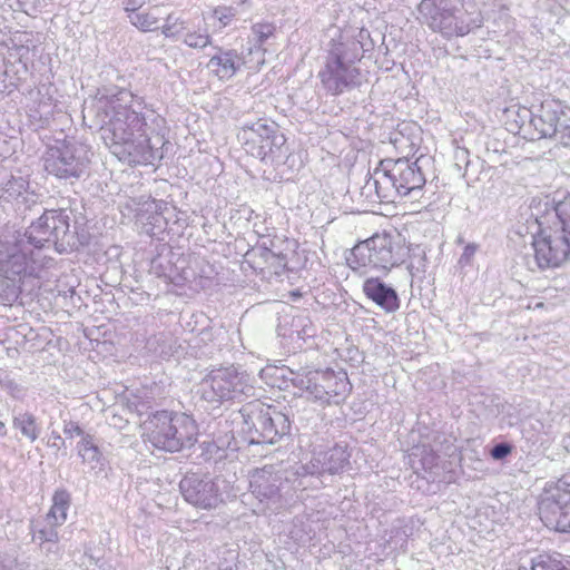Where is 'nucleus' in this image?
<instances>
[{"label":"nucleus","instance_id":"c9c22d12","mask_svg":"<svg viewBox=\"0 0 570 570\" xmlns=\"http://www.w3.org/2000/svg\"><path fill=\"white\" fill-rule=\"evenodd\" d=\"M512 451V446L505 442H501L495 444L491 451L490 454L494 460H502L507 458Z\"/></svg>","mask_w":570,"mask_h":570},{"label":"nucleus","instance_id":"f03ea898","mask_svg":"<svg viewBox=\"0 0 570 570\" xmlns=\"http://www.w3.org/2000/svg\"><path fill=\"white\" fill-rule=\"evenodd\" d=\"M69 230V215L63 209L46 210L21 233L14 230L0 239V271L8 278L38 275L49 261L42 249L57 245Z\"/></svg>","mask_w":570,"mask_h":570},{"label":"nucleus","instance_id":"72a5a7b5","mask_svg":"<svg viewBox=\"0 0 570 570\" xmlns=\"http://www.w3.org/2000/svg\"><path fill=\"white\" fill-rule=\"evenodd\" d=\"M61 524H53L52 522L43 521V524L35 525L33 539L43 542H56L58 540V527Z\"/></svg>","mask_w":570,"mask_h":570},{"label":"nucleus","instance_id":"4c0bfd02","mask_svg":"<svg viewBox=\"0 0 570 570\" xmlns=\"http://www.w3.org/2000/svg\"><path fill=\"white\" fill-rule=\"evenodd\" d=\"M151 0H122L124 9L128 14L137 13L141 11L140 9L146 3H149Z\"/></svg>","mask_w":570,"mask_h":570},{"label":"nucleus","instance_id":"39448f33","mask_svg":"<svg viewBox=\"0 0 570 570\" xmlns=\"http://www.w3.org/2000/svg\"><path fill=\"white\" fill-rule=\"evenodd\" d=\"M417 20L446 38L463 37L482 23L481 13L470 11L459 0H421Z\"/></svg>","mask_w":570,"mask_h":570},{"label":"nucleus","instance_id":"cd10ccee","mask_svg":"<svg viewBox=\"0 0 570 570\" xmlns=\"http://www.w3.org/2000/svg\"><path fill=\"white\" fill-rule=\"evenodd\" d=\"M519 570H570V562L560 553L539 554L531 560L530 569L520 567Z\"/></svg>","mask_w":570,"mask_h":570},{"label":"nucleus","instance_id":"c85d7f7f","mask_svg":"<svg viewBox=\"0 0 570 570\" xmlns=\"http://www.w3.org/2000/svg\"><path fill=\"white\" fill-rule=\"evenodd\" d=\"M12 424L13 428L19 430L20 433L30 442H35L41 433V428L37 423V419L29 412L16 414L13 416Z\"/></svg>","mask_w":570,"mask_h":570},{"label":"nucleus","instance_id":"f8f14e48","mask_svg":"<svg viewBox=\"0 0 570 570\" xmlns=\"http://www.w3.org/2000/svg\"><path fill=\"white\" fill-rule=\"evenodd\" d=\"M90 148L75 140L57 141L49 146L43 156V168L59 179H79L87 173Z\"/></svg>","mask_w":570,"mask_h":570},{"label":"nucleus","instance_id":"2eb2a0df","mask_svg":"<svg viewBox=\"0 0 570 570\" xmlns=\"http://www.w3.org/2000/svg\"><path fill=\"white\" fill-rule=\"evenodd\" d=\"M568 478L561 479L553 491L547 492L539 502V515L543 524L559 532H570V489Z\"/></svg>","mask_w":570,"mask_h":570},{"label":"nucleus","instance_id":"7ed1b4c3","mask_svg":"<svg viewBox=\"0 0 570 570\" xmlns=\"http://www.w3.org/2000/svg\"><path fill=\"white\" fill-rule=\"evenodd\" d=\"M368 38L370 32L366 29L344 30L332 37L317 75L326 94L341 96L362 85L363 76L358 63L366 50L364 40Z\"/></svg>","mask_w":570,"mask_h":570},{"label":"nucleus","instance_id":"423d86ee","mask_svg":"<svg viewBox=\"0 0 570 570\" xmlns=\"http://www.w3.org/2000/svg\"><path fill=\"white\" fill-rule=\"evenodd\" d=\"M146 443L165 452H178L190 448L197 441L196 422L185 413L159 411L142 424Z\"/></svg>","mask_w":570,"mask_h":570},{"label":"nucleus","instance_id":"f704fd0d","mask_svg":"<svg viewBox=\"0 0 570 570\" xmlns=\"http://www.w3.org/2000/svg\"><path fill=\"white\" fill-rule=\"evenodd\" d=\"M63 433L67 435V438L73 439L79 436L80 440L83 439V435H90L89 433L85 432L75 421L63 422Z\"/></svg>","mask_w":570,"mask_h":570},{"label":"nucleus","instance_id":"6ab92c4d","mask_svg":"<svg viewBox=\"0 0 570 570\" xmlns=\"http://www.w3.org/2000/svg\"><path fill=\"white\" fill-rule=\"evenodd\" d=\"M327 473L325 471L324 461L321 452H315L306 464L302 465L294 473L296 475L294 480V489L305 490L309 487L318 489L323 485L320 476Z\"/></svg>","mask_w":570,"mask_h":570},{"label":"nucleus","instance_id":"e433bc0d","mask_svg":"<svg viewBox=\"0 0 570 570\" xmlns=\"http://www.w3.org/2000/svg\"><path fill=\"white\" fill-rule=\"evenodd\" d=\"M476 250L478 246L475 244H468L463 249V253L459 259V264L462 267L471 265Z\"/></svg>","mask_w":570,"mask_h":570},{"label":"nucleus","instance_id":"5701e85b","mask_svg":"<svg viewBox=\"0 0 570 570\" xmlns=\"http://www.w3.org/2000/svg\"><path fill=\"white\" fill-rule=\"evenodd\" d=\"M128 18L130 23L142 32L157 31L161 28V7L155 4L137 13H130L128 14Z\"/></svg>","mask_w":570,"mask_h":570},{"label":"nucleus","instance_id":"412c9836","mask_svg":"<svg viewBox=\"0 0 570 570\" xmlns=\"http://www.w3.org/2000/svg\"><path fill=\"white\" fill-rule=\"evenodd\" d=\"M77 451L82 463L91 471H95L96 473L105 471L107 460L94 435H83V439H81L77 444Z\"/></svg>","mask_w":570,"mask_h":570},{"label":"nucleus","instance_id":"a211bd4d","mask_svg":"<svg viewBox=\"0 0 570 570\" xmlns=\"http://www.w3.org/2000/svg\"><path fill=\"white\" fill-rule=\"evenodd\" d=\"M362 288L364 295L385 313H394L400 308L401 302L396 291L379 277L366 278Z\"/></svg>","mask_w":570,"mask_h":570},{"label":"nucleus","instance_id":"aec40b11","mask_svg":"<svg viewBox=\"0 0 570 570\" xmlns=\"http://www.w3.org/2000/svg\"><path fill=\"white\" fill-rule=\"evenodd\" d=\"M240 67L239 58L234 50L217 49L207 62V68L219 79H230Z\"/></svg>","mask_w":570,"mask_h":570},{"label":"nucleus","instance_id":"2f4dec72","mask_svg":"<svg viewBox=\"0 0 570 570\" xmlns=\"http://www.w3.org/2000/svg\"><path fill=\"white\" fill-rule=\"evenodd\" d=\"M170 342L171 338H169L165 334H161L158 337L149 338L147 342V347L159 357L169 358L170 356L174 355Z\"/></svg>","mask_w":570,"mask_h":570},{"label":"nucleus","instance_id":"0eeeda50","mask_svg":"<svg viewBox=\"0 0 570 570\" xmlns=\"http://www.w3.org/2000/svg\"><path fill=\"white\" fill-rule=\"evenodd\" d=\"M287 379L293 386L305 391L308 397L321 404H340L350 395L352 385L347 374L344 371L334 370H309L299 368L297 371L287 370Z\"/></svg>","mask_w":570,"mask_h":570},{"label":"nucleus","instance_id":"1a4fd4ad","mask_svg":"<svg viewBox=\"0 0 570 570\" xmlns=\"http://www.w3.org/2000/svg\"><path fill=\"white\" fill-rule=\"evenodd\" d=\"M409 256V248L400 240L387 234H375L357 244L347 259L353 269L370 267L389 272L403 264Z\"/></svg>","mask_w":570,"mask_h":570},{"label":"nucleus","instance_id":"bb28decb","mask_svg":"<svg viewBox=\"0 0 570 570\" xmlns=\"http://www.w3.org/2000/svg\"><path fill=\"white\" fill-rule=\"evenodd\" d=\"M328 474L338 473L348 463L350 453L343 445H335L327 451H320Z\"/></svg>","mask_w":570,"mask_h":570},{"label":"nucleus","instance_id":"4468645a","mask_svg":"<svg viewBox=\"0 0 570 570\" xmlns=\"http://www.w3.org/2000/svg\"><path fill=\"white\" fill-rule=\"evenodd\" d=\"M539 230L532 235L533 264L539 269L559 267L570 255V239L558 228L543 227L537 218Z\"/></svg>","mask_w":570,"mask_h":570},{"label":"nucleus","instance_id":"a878e982","mask_svg":"<svg viewBox=\"0 0 570 570\" xmlns=\"http://www.w3.org/2000/svg\"><path fill=\"white\" fill-rule=\"evenodd\" d=\"M70 507V494L66 490H57L52 497V505L46 515L47 522L63 524Z\"/></svg>","mask_w":570,"mask_h":570},{"label":"nucleus","instance_id":"f3484780","mask_svg":"<svg viewBox=\"0 0 570 570\" xmlns=\"http://www.w3.org/2000/svg\"><path fill=\"white\" fill-rule=\"evenodd\" d=\"M184 499L199 509H214L222 501L218 483L206 474L188 473L179 482Z\"/></svg>","mask_w":570,"mask_h":570},{"label":"nucleus","instance_id":"dca6fc26","mask_svg":"<svg viewBox=\"0 0 570 570\" xmlns=\"http://www.w3.org/2000/svg\"><path fill=\"white\" fill-rule=\"evenodd\" d=\"M288 481L274 465H265L252 472L249 489L259 503L275 511L281 508L282 491Z\"/></svg>","mask_w":570,"mask_h":570},{"label":"nucleus","instance_id":"9d476101","mask_svg":"<svg viewBox=\"0 0 570 570\" xmlns=\"http://www.w3.org/2000/svg\"><path fill=\"white\" fill-rule=\"evenodd\" d=\"M247 154L265 163L279 165L287 154L286 138L277 126L267 119L244 122L238 134Z\"/></svg>","mask_w":570,"mask_h":570},{"label":"nucleus","instance_id":"6e6552de","mask_svg":"<svg viewBox=\"0 0 570 570\" xmlns=\"http://www.w3.org/2000/svg\"><path fill=\"white\" fill-rule=\"evenodd\" d=\"M200 397L220 405L227 401L243 402L255 395L253 377L234 366L212 370L199 383Z\"/></svg>","mask_w":570,"mask_h":570},{"label":"nucleus","instance_id":"58836bf2","mask_svg":"<svg viewBox=\"0 0 570 570\" xmlns=\"http://www.w3.org/2000/svg\"><path fill=\"white\" fill-rule=\"evenodd\" d=\"M6 435H7V426H6L4 422L0 421V438L6 436Z\"/></svg>","mask_w":570,"mask_h":570},{"label":"nucleus","instance_id":"ea45409f","mask_svg":"<svg viewBox=\"0 0 570 570\" xmlns=\"http://www.w3.org/2000/svg\"><path fill=\"white\" fill-rule=\"evenodd\" d=\"M51 435H52V438H53V440H55V442H53V444H52L53 446H58L57 441H59V442H61V443L63 442V441H62V439H61V436H60L58 433L52 432V434H51Z\"/></svg>","mask_w":570,"mask_h":570},{"label":"nucleus","instance_id":"473e14b6","mask_svg":"<svg viewBox=\"0 0 570 570\" xmlns=\"http://www.w3.org/2000/svg\"><path fill=\"white\" fill-rule=\"evenodd\" d=\"M274 30L272 23H255L252 27L249 41L254 43L255 48L261 49L264 42L274 33Z\"/></svg>","mask_w":570,"mask_h":570},{"label":"nucleus","instance_id":"b1692460","mask_svg":"<svg viewBox=\"0 0 570 570\" xmlns=\"http://www.w3.org/2000/svg\"><path fill=\"white\" fill-rule=\"evenodd\" d=\"M29 181L22 176H10L0 180V199L13 202L19 198L26 199Z\"/></svg>","mask_w":570,"mask_h":570},{"label":"nucleus","instance_id":"ddd939ff","mask_svg":"<svg viewBox=\"0 0 570 570\" xmlns=\"http://www.w3.org/2000/svg\"><path fill=\"white\" fill-rule=\"evenodd\" d=\"M530 126L537 131V139L553 138L563 146L570 145V107L560 100L543 101L538 114L531 116Z\"/></svg>","mask_w":570,"mask_h":570},{"label":"nucleus","instance_id":"20e7f679","mask_svg":"<svg viewBox=\"0 0 570 570\" xmlns=\"http://www.w3.org/2000/svg\"><path fill=\"white\" fill-rule=\"evenodd\" d=\"M425 177L417 165L406 158L384 159L370 175L361 194L370 203H394L397 197H404L422 189Z\"/></svg>","mask_w":570,"mask_h":570},{"label":"nucleus","instance_id":"9b49d317","mask_svg":"<svg viewBox=\"0 0 570 570\" xmlns=\"http://www.w3.org/2000/svg\"><path fill=\"white\" fill-rule=\"evenodd\" d=\"M249 442L253 444H274L289 432L288 417L271 405L249 402L240 410Z\"/></svg>","mask_w":570,"mask_h":570},{"label":"nucleus","instance_id":"7c9ffc66","mask_svg":"<svg viewBox=\"0 0 570 570\" xmlns=\"http://www.w3.org/2000/svg\"><path fill=\"white\" fill-rule=\"evenodd\" d=\"M293 333H296L298 340L306 341L316 335V327L308 316L298 315L292 322Z\"/></svg>","mask_w":570,"mask_h":570},{"label":"nucleus","instance_id":"4be33fe9","mask_svg":"<svg viewBox=\"0 0 570 570\" xmlns=\"http://www.w3.org/2000/svg\"><path fill=\"white\" fill-rule=\"evenodd\" d=\"M163 204L156 200L144 204V209L138 214L145 232L150 236H158L167 226V219L161 214Z\"/></svg>","mask_w":570,"mask_h":570},{"label":"nucleus","instance_id":"c756f323","mask_svg":"<svg viewBox=\"0 0 570 570\" xmlns=\"http://www.w3.org/2000/svg\"><path fill=\"white\" fill-rule=\"evenodd\" d=\"M178 41L191 49H204L212 45V36L206 26L195 28L190 23Z\"/></svg>","mask_w":570,"mask_h":570},{"label":"nucleus","instance_id":"a19ab883","mask_svg":"<svg viewBox=\"0 0 570 570\" xmlns=\"http://www.w3.org/2000/svg\"><path fill=\"white\" fill-rule=\"evenodd\" d=\"M468 154L466 149H460L456 151V158H459L460 155L465 156Z\"/></svg>","mask_w":570,"mask_h":570},{"label":"nucleus","instance_id":"393cba45","mask_svg":"<svg viewBox=\"0 0 570 570\" xmlns=\"http://www.w3.org/2000/svg\"><path fill=\"white\" fill-rule=\"evenodd\" d=\"M161 23V35L170 40L178 41L185 33L186 29L190 24V21L184 18L180 12H169Z\"/></svg>","mask_w":570,"mask_h":570},{"label":"nucleus","instance_id":"f257e3e1","mask_svg":"<svg viewBox=\"0 0 570 570\" xmlns=\"http://www.w3.org/2000/svg\"><path fill=\"white\" fill-rule=\"evenodd\" d=\"M82 114L120 161L141 165L163 158L166 120L146 104L134 101L129 91L98 92L90 102L85 101Z\"/></svg>","mask_w":570,"mask_h":570}]
</instances>
